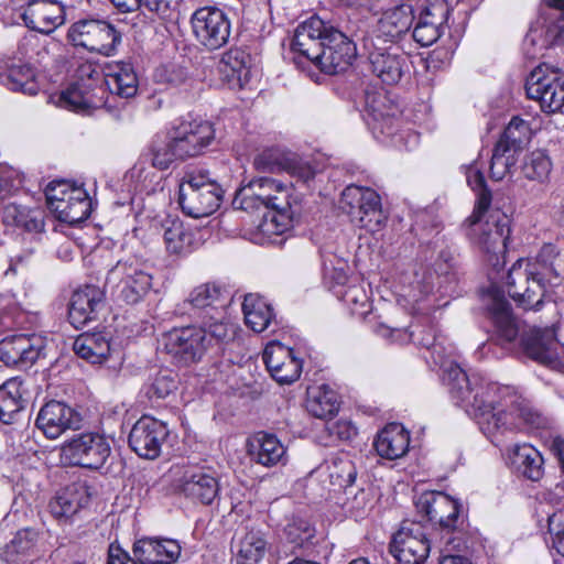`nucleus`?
<instances>
[{"label":"nucleus","mask_w":564,"mask_h":564,"mask_svg":"<svg viewBox=\"0 0 564 564\" xmlns=\"http://www.w3.org/2000/svg\"><path fill=\"white\" fill-rule=\"evenodd\" d=\"M484 304L495 340L500 346L517 348V352L552 369H564V345L557 339L553 327L527 328L498 288L489 289Z\"/></svg>","instance_id":"1"},{"label":"nucleus","mask_w":564,"mask_h":564,"mask_svg":"<svg viewBox=\"0 0 564 564\" xmlns=\"http://www.w3.org/2000/svg\"><path fill=\"white\" fill-rule=\"evenodd\" d=\"M446 373L452 401L477 422L485 435L494 437L517 425L514 420H507V408L516 402L509 387L487 381L477 373L468 375L458 365H452Z\"/></svg>","instance_id":"2"},{"label":"nucleus","mask_w":564,"mask_h":564,"mask_svg":"<svg viewBox=\"0 0 564 564\" xmlns=\"http://www.w3.org/2000/svg\"><path fill=\"white\" fill-rule=\"evenodd\" d=\"M564 275V245L561 240L544 243L533 259H520L508 271L509 296L525 311H539L546 285Z\"/></svg>","instance_id":"3"},{"label":"nucleus","mask_w":564,"mask_h":564,"mask_svg":"<svg viewBox=\"0 0 564 564\" xmlns=\"http://www.w3.org/2000/svg\"><path fill=\"white\" fill-rule=\"evenodd\" d=\"M292 188L270 177L251 180L240 187L232 200L235 208L250 214L262 213L259 231L268 237L284 234L294 215L291 202Z\"/></svg>","instance_id":"4"},{"label":"nucleus","mask_w":564,"mask_h":564,"mask_svg":"<svg viewBox=\"0 0 564 564\" xmlns=\"http://www.w3.org/2000/svg\"><path fill=\"white\" fill-rule=\"evenodd\" d=\"M230 335L228 323L214 316L203 317L199 325L173 328L162 335V349L180 365L202 360L204 355L224 344Z\"/></svg>","instance_id":"5"},{"label":"nucleus","mask_w":564,"mask_h":564,"mask_svg":"<svg viewBox=\"0 0 564 564\" xmlns=\"http://www.w3.org/2000/svg\"><path fill=\"white\" fill-rule=\"evenodd\" d=\"M399 113V107L386 91L366 93L364 118L373 135L383 142L390 140L398 149L411 150L419 143V134L400 129Z\"/></svg>","instance_id":"6"},{"label":"nucleus","mask_w":564,"mask_h":564,"mask_svg":"<svg viewBox=\"0 0 564 564\" xmlns=\"http://www.w3.org/2000/svg\"><path fill=\"white\" fill-rule=\"evenodd\" d=\"M415 507L441 530L442 535L438 541L433 542L434 547L443 552L453 551L459 546L455 543L457 539L455 534L463 528L464 519L460 517L458 501L442 491H425L419 496Z\"/></svg>","instance_id":"7"},{"label":"nucleus","mask_w":564,"mask_h":564,"mask_svg":"<svg viewBox=\"0 0 564 564\" xmlns=\"http://www.w3.org/2000/svg\"><path fill=\"white\" fill-rule=\"evenodd\" d=\"M224 191L207 171L187 172L180 183V205L193 217H207L221 204Z\"/></svg>","instance_id":"8"},{"label":"nucleus","mask_w":564,"mask_h":564,"mask_svg":"<svg viewBox=\"0 0 564 564\" xmlns=\"http://www.w3.org/2000/svg\"><path fill=\"white\" fill-rule=\"evenodd\" d=\"M152 274L144 263L135 258L119 260L108 271L105 288L117 301L137 304L152 289Z\"/></svg>","instance_id":"9"},{"label":"nucleus","mask_w":564,"mask_h":564,"mask_svg":"<svg viewBox=\"0 0 564 564\" xmlns=\"http://www.w3.org/2000/svg\"><path fill=\"white\" fill-rule=\"evenodd\" d=\"M48 208L57 219L69 225L86 220L91 213V199L83 186L59 180L45 189Z\"/></svg>","instance_id":"10"},{"label":"nucleus","mask_w":564,"mask_h":564,"mask_svg":"<svg viewBox=\"0 0 564 564\" xmlns=\"http://www.w3.org/2000/svg\"><path fill=\"white\" fill-rule=\"evenodd\" d=\"M340 205L352 221L368 231H379L387 220L382 210L381 197L370 187L356 184L346 186L341 193Z\"/></svg>","instance_id":"11"},{"label":"nucleus","mask_w":564,"mask_h":564,"mask_svg":"<svg viewBox=\"0 0 564 564\" xmlns=\"http://www.w3.org/2000/svg\"><path fill=\"white\" fill-rule=\"evenodd\" d=\"M485 213L474 210L470 216V240L482 253L488 257V261L495 264L499 256L503 254L510 238V225L506 215L500 213L490 214L486 220H482Z\"/></svg>","instance_id":"12"},{"label":"nucleus","mask_w":564,"mask_h":564,"mask_svg":"<svg viewBox=\"0 0 564 564\" xmlns=\"http://www.w3.org/2000/svg\"><path fill=\"white\" fill-rule=\"evenodd\" d=\"M67 39L76 47L104 56L116 54L121 33L105 20H79L70 25Z\"/></svg>","instance_id":"13"},{"label":"nucleus","mask_w":564,"mask_h":564,"mask_svg":"<svg viewBox=\"0 0 564 564\" xmlns=\"http://www.w3.org/2000/svg\"><path fill=\"white\" fill-rule=\"evenodd\" d=\"M525 93L543 112L560 111L564 107V73L544 65L535 67L527 77Z\"/></svg>","instance_id":"14"},{"label":"nucleus","mask_w":564,"mask_h":564,"mask_svg":"<svg viewBox=\"0 0 564 564\" xmlns=\"http://www.w3.org/2000/svg\"><path fill=\"white\" fill-rule=\"evenodd\" d=\"M370 72L383 85H395L410 70L409 56L400 46L382 45L376 40H366Z\"/></svg>","instance_id":"15"},{"label":"nucleus","mask_w":564,"mask_h":564,"mask_svg":"<svg viewBox=\"0 0 564 564\" xmlns=\"http://www.w3.org/2000/svg\"><path fill=\"white\" fill-rule=\"evenodd\" d=\"M389 550L400 564H423L432 550V542L421 523L403 521L393 534Z\"/></svg>","instance_id":"16"},{"label":"nucleus","mask_w":564,"mask_h":564,"mask_svg":"<svg viewBox=\"0 0 564 564\" xmlns=\"http://www.w3.org/2000/svg\"><path fill=\"white\" fill-rule=\"evenodd\" d=\"M64 458L74 466L98 469L104 466L111 448L108 440L98 433H84L66 443Z\"/></svg>","instance_id":"17"},{"label":"nucleus","mask_w":564,"mask_h":564,"mask_svg":"<svg viewBox=\"0 0 564 564\" xmlns=\"http://www.w3.org/2000/svg\"><path fill=\"white\" fill-rule=\"evenodd\" d=\"M191 23L196 40L207 50H218L229 40L230 22L219 8L203 7L195 10Z\"/></svg>","instance_id":"18"},{"label":"nucleus","mask_w":564,"mask_h":564,"mask_svg":"<svg viewBox=\"0 0 564 564\" xmlns=\"http://www.w3.org/2000/svg\"><path fill=\"white\" fill-rule=\"evenodd\" d=\"M564 41V0H551L542 6L540 17L530 28L524 43L547 48Z\"/></svg>","instance_id":"19"},{"label":"nucleus","mask_w":564,"mask_h":564,"mask_svg":"<svg viewBox=\"0 0 564 564\" xmlns=\"http://www.w3.org/2000/svg\"><path fill=\"white\" fill-rule=\"evenodd\" d=\"M356 55V44L341 31L329 26L314 64L322 72L336 75L345 72L352 64Z\"/></svg>","instance_id":"20"},{"label":"nucleus","mask_w":564,"mask_h":564,"mask_svg":"<svg viewBox=\"0 0 564 564\" xmlns=\"http://www.w3.org/2000/svg\"><path fill=\"white\" fill-rule=\"evenodd\" d=\"M181 160L200 155L215 139V129L207 120H182L170 132Z\"/></svg>","instance_id":"21"},{"label":"nucleus","mask_w":564,"mask_h":564,"mask_svg":"<svg viewBox=\"0 0 564 564\" xmlns=\"http://www.w3.org/2000/svg\"><path fill=\"white\" fill-rule=\"evenodd\" d=\"M169 435L166 425L152 417L143 415L132 426L128 442L130 448L140 457L155 459Z\"/></svg>","instance_id":"22"},{"label":"nucleus","mask_w":564,"mask_h":564,"mask_svg":"<svg viewBox=\"0 0 564 564\" xmlns=\"http://www.w3.org/2000/svg\"><path fill=\"white\" fill-rule=\"evenodd\" d=\"M82 415L64 402L52 400L37 413L35 425L50 440L82 426Z\"/></svg>","instance_id":"23"},{"label":"nucleus","mask_w":564,"mask_h":564,"mask_svg":"<svg viewBox=\"0 0 564 564\" xmlns=\"http://www.w3.org/2000/svg\"><path fill=\"white\" fill-rule=\"evenodd\" d=\"M263 362L272 378L280 384L296 381L302 372V360L294 350L278 341L269 343L262 354Z\"/></svg>","instance_id":"24"},{"label":"nucleus","mask_w":564,"mask_h":564,"mask_svg":"<svg viewBox=\"0 0 564 564\" xmlns=\"http://www.w3.org/2000/svg\"><path fill=\"white\" fill-rule=\"evenodd\" d=\"M44 348L36 335L17 334L0 340V360L7 366L28 367L35 362Z\"/></svg>","instance_id":"25"},{"label":"nucleus","mask_w":564,"mask_h":564,"mask_svg":"<svg viewBox=\"0 0 564 564\" xmlns=\"http://www.w3.org/2000/svg\"><path fill=\"white\" fill-rule=\"evenodd\" d=\"M21 18L29 29L50 34L64 24L65 9L53 0H29Z\"/></svg>","instance_id":"26"},{"label":"nucleus","mask_w":564,"mask_h":564,"mask_svg":"<svg viewBox=\"0 0 564 564\" xmlns=\"http://www.w3.org/2000/svg\"><path fill=\"white\" fill-rule=\"evenodd\" d=\"M181 491L195 502L210 505L218 497L219 484L209 467H191L182 476Z\"/></svg>","instance_id":"27"},{"label":"nucleus","mask_w":564,"mask_h":564,"mask_svg":"<svg viewBox=\"0 0 564 564\" xmlns=\"http://www.w3.org/2000/svg\"><path fill=\"white\" fill-rule=\"evenodd\" d=\"M90 497V487L86 482H73L56 491L48 503L50 512L56 520L67 522L88 506Z\"/></svg>","instance_id":"28"},{"label":"nucleus","mask_w":564,"mask_h":564,"mask_svg":"<svg viewBox=\"0 0 564 564\" xmlns=\"http://www.w3.org/2000/svg\"><path fill=\"white\" fill-rule=\"evenodd\" d=\"M329 26L317 15H313L300 23L294 31L291 42L292 51L314 64L324 44V35L328 33Z\"/></svg>","instance_id":"29"},{"label":"nucleus","mask_w":564,"mask_h":564,"mask_svg":"<svg viewBox=\"0 0 564 564\" xmlns=\"http://www.w3.org/2000/svg\"><path fill=\"white\" fill-rule=\"evenodd\" d=\"M449 12L448 4L443 1H435L424 8L412 32L414 41L421 46L435 43L443 33Z\"/></svg>","instance_id":"30"},{"label":"nucleus","mask_w":564,"mask_h":564,"mask_svg":"<svg viewBox=\"0 0 564 564\" xmlns=\"http://www.w3.org/2000/svg\"><path fill=\"white\" fill-rule=\"evenodd\" d=\"M0 84L9 90L30 96L39 91L34 69L29 63L11 56L0 58Z\"/></svg>","instance_id":"31"},{"label":"nucleus","mask_w":564,"mask_h":564,"mask_svg":"<svg viewBox=\"0 0 564 564\" xmlns=\"http://www.w3.org/2000/svg\"><path fill=\"white\" fill-rule=\"evenodd\" d=\"M104 291L96 285H86L76 290L68 306L69 323L78 329L95 319L97 312L104 305Z\"/></svg>","instance_id":"32"},{"label":"nucleus","mask_w":564,"mask_h":564,"mask_svg":"<svg viewBox=\"0 0 564 564\" xmlns=\"http://www.w3.org/2000/svg\"><path fill=\"white\" fill-rule=\"evenodd\" d=\"M160 232L170 254L186 256L197 247L195 231L178 217L167 216L160 221Z\"/></svg>","instance_id":"33"},{"label":"nucleus","mask_w":564,"mask_h":564,"mask_svg":"<svg viewBox=\"0 0 564 564\" xmlns=\"http://www.w3.org/2000/svg\"><path fill=\"white\" fill-rule=\"evenodd\" d=\"M414 20L413 9L410 4H401L383 12L379 19L375 35L368 40L377 43L394 42L406 33Z\"/></svg>","instance_id":"34"},{"label":"nucleus","mask_w":564,"mask_h":564,"mask_svg":"<svg viewBox=\"0 0 564 564\" xmlns=\"http://www.w3.org/2000/svg\"><path fill=\"white\" fill-rule=\"evenodd\" d=\"M132 551L139 564H172L178 558L181 546L175 540L144 538L133 544Z\"/></svg>","instance_id":"35"},{"label":"nucleus","mask_w":564,"mask_h":564,"mask_svg":"<svg viewBox=\"0 0 564 564\" xmlns=\"http://www.w3.org/2000/svg\"><path fill=\"white\" fill-rule=\"evenodd\" d=\"M105 83L109 91L121 98L134 97L138 93L139 78L130 61H113L105 67Z\"/></svg>","instance_id":"36"},{"label":"nucleus","mask_w":564,"mask_h":564,"mask_svg":"<svg viewBox=\"0 0 564 564\" xmlns=\"http://www.w3.org/2000/svg\"><path fill=\"white\" fill-rule=\"evenodd\" d=\"M248 453L253 462L265 467L285 464L286 447L276 435L258 432L249 442Z\"/></svg>","instance_id":"37"},{"label":"nucleus","mask_w":564,"mask_h":564,"mask_svg":"<svg viewBox=\"0 0 564 564\" xmlns=\"http://www.w3.org/2000/svg\"><path fill=\"white\" fill-rule=\"evenodd\" d=\"M104 89H93V86L72 83L59 95V106L76 112L88 113L105 104Z\"/></svg>","instance_id":"38"},{"label":"nucleus","mask_w":564,"mask_h":564,"mask_svg":"<svg viewBox=\"0 0 564 564\" xmlns=\"http://www.w3.org/2000/svg\"><path fill=\"white\" fill-rule=\"evenodd\" d=\"M410 444L409 432L399 423H390L377 435L373 446L377 454L394 460L406 454Z\"/></svg>","instance_id":"39"},{"label":"nucleus","mask_w":564,"mask_h":564,"mask_svg":"<svg viewBox=\"0 0 564 564\" xmlns=\"http://www.w3.org/2000/svg\"><path fill=\"white\" fill-rule=\"evenodd\" d=\"M223 286L216 282H206L194 288L184 304L191 305L195 310H204L212 312L209 316H214L224 321L223 308L224 304Z\"/></svg>","instance_id":"40"},{"label":"nucleus","mask_w":564,"mask_h":564,"mask_svg":"<svg viewBox=\"0 0 564 564\" xmlns=\"http://www.w3.org/2000/svg\"><path fill=\"white\" fill-rule=\"evenodd\" d=\"M24 381L21 377H12L0 386V421L4 424L15 422L25 406L23 394Z\"/></svg>","instance_id":"41"},{"label":"nucleus","mask_w":564,"mask_h":564,"mask_svg":"<svg viewBox=\"0 0 564 564\" xmlns=\"http://www.w3.org/2000/svg\"><path fill=\"white\" fill-rule=\"evenodd\" d=\"M246 325L254 333H262L275 324L272 306L258 294H247L242 302Z\"/></svg>","instance_id":"42"},{"label":"nucleus","mask_w":564,"mask_h":564,"mask_svg":"<svg viewBox=\"0 0 564 564\" xmlns=\"http://www.w3.org/2000/svg\"><path fill=\"white\" fill-rule=\"evenodd\" d=\"M511 464L523 477L538 481L544 474V459L541 453L530 444L514 445L511 452Z\"/></svg>","instance_id":"43"},{"label":"nucleus","mask_w":564,"mask_h":564,"mask_svg":"<svg viewBox=\"0 0 564 564\" xmlns=\"http://www.w3.org/2000/svg\"><path fill=\"white\" fill-rule=\"evenodd\" d=\"M75 354L91 362L101 364L110 354V341L102 332L80 334L73 344Z\"/></svg>","instance_id":"44"},{"label":"nucleus","mask_w":564,"mask_h":564,"mask_svg":"<svg viewBox=\"0 0 564 564\" xmlns=\"http://www.w3.org/2000/svg\"><path fill=\"white\" fill-rule=\"evenodd\" d=\"M514 399L516 402H512L507 408V420H514L517 425L514 427H506L499 431L498 434L517 430H538L546 426L547 420L538 410L533 409L528 401L521 399L516 393Z\"/></svg>","instance_id":"45"},{"label":"nucleus","mask_w":564,"mask_h":564,"mask_svg":"<svg viewBox=\"0 0 564 564\" xmlns=\"http://www.w3.org/2000/svg\"><path fill=\"white\" fill-rule=\"evenodd\" d=\"M306 410L317 419L333 417L339 410L337 393L326 384L307 389Z\"/></svg>","instance_id":"46"},{"label":"nucleus","mask_w":564,"mask_h":564,"mask_svg":"<svg viewBox=\"0 0 564 564\" xmlns=\"http://www.w3.org/2000/svg\"><path fill=\"white\" fill-rule=\"evenodd\" d=\"M318 473L326 475L329 479V484L339 489L351 486L357 476L354 463L345 454L326 459L318 467Z\"/></svg>","instance_id":"47"},{"label":"nucleus","mask_w":564,"mask_h":564,"mask_svg":"<svg viewBox=\"0 0 564 564\" xmlns=\"http://www.w3.org/2000/svg\"><path fill=\"white\" fill-rule=\"evenodd\" d=\"M1 217L6 225L21 227L26 231L39 232L44 227L40 210H31L13 203L3 207Z\"/></svg>","instance_id":"48"},{"label":"nucleus","mask_w":564,"mask_h":564,"mask_svg":"<svg viewBox=\"0 0 564 564\" xmlns=\"http://www.w3.org/2000/svg\"><path fill=\"white\" fill-rule=\"evenodd\" d=\"M553 163L545 150H534L529 152L522 160L521 173L524 178L545 183L551 174Z\"/></svg>","instance_id":"49"},{"label":"nucleus","mask_w":564,"mask_h":564,"mask_svg":"<svg viewBox=\"0 0 564 564\" xmlns=\"http://www.w3.org/2000/svg\"><path fill=\"white\" fill-rule=\"evenodd\" d=\"M267 541L257 530L248 531L240 540L237 549L238 564H257L264 556Z\"/></svg>","instance_id":"50"},{"label":"nucleus","mask_w":564,"mask_h":564,"mask_svg":"<svg viewBox=\"0 0 564 564\" xmlns=\"http://www.w3.org/2000/svg\"><path fill=\"white\" fill-rule=\"evenodd\" d=\"M530 133L529 123L519 117H513L496 144H502L509 151L518 153L530 140Z\"/></svg>","instance_id":"51"},{"label":"nucleus","mask_w":564,"mask_h":564,"mask_svg":"<svg viewBox=\"0 0 564 564\" xmlns=\"http://www.w3.org/2000/svg\"><path fill=\"white\" fill-rule=\"evenodd\" d=\"M547 529L553 564H564V509L547 516Z\"/></svg>","instance_id":"52"},{"label":"nucleus","mask_w":564,"mask_h":564,"mask_svg":"<svg viewBox=\"0 0 564 564\" xmlns=\"http://www.w3.org/2000/svg\"><path fill=\"white\" fill-rule=\"evenodd\" d=\"M290 151L279 147L267 148L253 158V167L262 173L284 172Z\"/></svg>","instance_id":"53"},{"label":"nucleus","mask_w":564,"mask_h":564,"mask_svg":"<svg viewBox=\"0 0 564 564\" xmlns=\"http://www.w3.org/2000/svg\"><path fill=\"white\" fill-rule=\"evenodd\" d=\"M178 386V376L170 369H160L145 387V393L150 399H165L173 393Z\"/></svg>","instance_id":"54"},{"label":"nucleus","mask_w":564,"mask_h":564,"mask_svg":"<svg viewBox=\"0 0 564 564\" xmlns=\"http://www.w3.org/2000/svg\"><path fill=\"white\" fill-rule=\"evenodd\" d=\"M341 301L358 316H366L371 310V303L361 284H349L344 290L335 291Z\"/></svg>","instance_id":"55"},{"label":"nucleus","mask_w":564,"mask_h":564,"mask_svg":"<svg viewBox=\"0 0 564 564\" xmlns=\"http://www.w3.org/2000/svg\"><path fill=\"white\" fill-rule=\"evenodd\" d=\"M466 180L477 195L474 210H476V213H486L491 204V193L487 188L485 176L476 163L467 167Z\"/></svg>","instance_id":"56"},{"label":"nucleus","mask_w":564,"mask_h":564,"mask_svg":"<svg viewBox=\"0 0 564 564\" xmlns=\"http://www.w3.org/2000/svg\"><path fill=\"white\" fill-rule=\"evenodd\" d=\"M517 154L503 148L502 144H496L490 162V177L495 181H501L509 175L518 160Z\"/></svg>","instance_id":"57"},{"label":"nucleus","mask_w":564,"mask_h":564,"mask_svg":"<svg viewBox=\"0 0 564 564\" xmlns=\"http://www.w3.org/2000/svg\"><path fill=\"white\" fill-rule=\"evenodd\" d=\"M149 156L152 166L161 171L167 170L175 160H181L175 151L174 141L171 135L166 142L158 139L153 140Z\"/></svg>","instance_id":"58"},{"label":"nucleus","mask_w":564,"mask_h":564,"mask_svg":"<svg viewBox=\"0 0 564 564\" xmlns=\"http://www.w3.org/2000/svg\"><path fill=\"white\" fill-rule=\"evenodd\" d=\"M419 345L426 348L433 362L444 369V380L447 382L446 371L452 365L455 364L447 360L448 352L443 345L442 337L431 335L427 340H420Z\"/></svg>","instance_id":"59"},{"label":"nucleus","mask_w":564,"mask_h":564,"mask_svg":"<svg viewBox=\"0 0 564 564\" xmlns=\"http://www.w3.org/2000/svg\"><path fill=\"white\" fill-rule=\"evenodd\" d=\"M187 78V72L184 67L170 64L155 69L154 79L156 83L170 86H178Z\"/></svg>","instance_id":"60"},{"label":"nucleus","mask_w":564,"mask_h":564,"mask_svg":"<svg viewBox=\"0 0 564 564\" xmlns=\"http://www.w3.org/2000/svg\"><path fill=\"white\" fill-rule=\"evenodd\" d=\"M221 57L224 58V63L226 65H229V67H232L235 69H239L240 75L242 74L243 77H251V57L246 51L238 47L230 48L229 51L224 53Z\"/></svg>","instance_id":"61"},{"label":"nucleus","mask_w":564,"mask_h":564,"mask_svg":"<svg viewBox=\"0 0 564 564\" xmlns=\"http://www.w3.org/2000/svg\"><path fill=\"white\" fill-rule=\"evenodd\" d=\"M101 82V75L97 69L96 65L90 62H84L78 65L75 72V82L79 85L93 86V89H102L99 85Z\"/></svg>","instance_id":"62"},{"label":"nucleus","mask_w":564,"mask_h":564,"mask_svg":"<svg viewBox=\"0 0 564 564\" xmlns=\"http://www.w3.org/2000/svg\"><path fill=\"white\" fill-rule=\"evenodd\" d=\"M217 72L221 80L232 89H242L246 85L249 84L251 78L249 76H240V70L226 65L223 57H220L217 64Z\"/></svg>","instance_id":"63"},{"label":"nucleus","mask_w":564,"mask_h":564,"mask_svg":"<svg viewBox=\"0 0 564 564\" xmlns=\"http://www.w3.org/2000/svg\"><path fill=\"white\" fill-rule=\"evenodd\" d=\"M284 172L303 182L312 180L315 175L313 167L293 152L290 153Z\"/></svg>","instance_id":"64"}]
</instances>
